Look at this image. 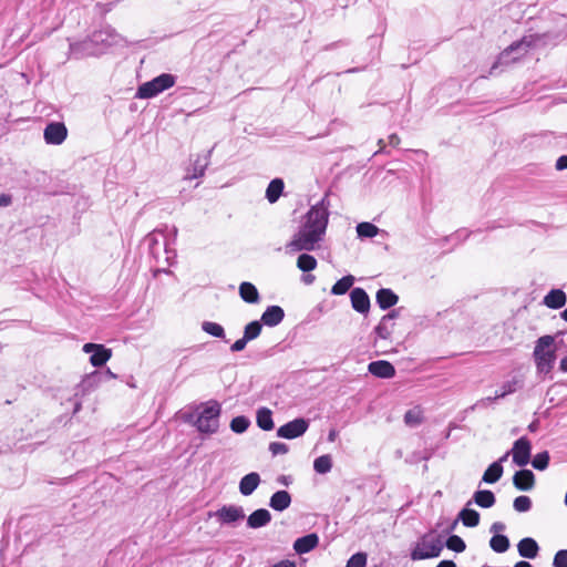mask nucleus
Masks as SVG:
<instances>
[{
    "label": "nucleus",
    "instance_id": "nucleus-58",
    "mask_svg": "<svg viewBox=\"0 0 567 567\" xmlns=\"http://www.w3.org/2000/svg\"><path fill=\"white\" fill-rule=\"evenodd\" d=\"M277 481L285 486H288L291 483V477L287 475H280Z\"/></svg>",
    "mask_w": 567,
    "mask_h": 567
},
{
    "label": "nucleus",
    "instance_id": "nucleus-21",
    "mask_svg": "<svg viewBox=\"0 0 567 567\" xmlns=\"http://www.w3.org/2000/svg\"><path fill=\"white\" fill-rule=\"evenodd\" d=\"M285 318V312L279 306H269L261 316V322L268 327L278 326Z\"/></svg>",
    "mask_w": 567,
    "mask_h": 567
},
{
    "label": "nucleus",
    "instance_id": "nucleus-40",
    "mask_svg": "<svg viewBox=\"0 0 567 567\" xmlns=\"http://www.w3.org/2000/svg\"><path fill=\"white\" fill-rule=\"evenodd\" d=\"M548 464H549V454L547 451L537 453L532 461L533 467L538 471L546 470L548 467Z\"/></svg>",
    "mask_w": 567,
    "mask_h": 567
},
{
    "label": "nucleus",
    "instance_id": "nucleus-57",
    "mask_svg": "<svg viewBox=\"0 0 567 567\" xmlns=\"http://www.w3.org/2000/svg\"><path fill=\"white\" fill-rule=\"evenodd\" d=\"M11 204V196L1 194L0 195V206H8Z\"/></svg>",
    "mask_w": 567,
    "mask_h": 567
},
{
    "label": "nucleus",
    "instance_id": "nucleus-6",
    "mask_svg": "<svg viewBox=\"0 0 567 567\" xmlns=\"http://www.w3.org/2000/svg\"><path fill=\"white\" fill-rule=\"evenodd\" d=\"M219 415L220 404L217 401H209L198 414L195 426L202 433L213 434L219 427Z\"/></svg>",
    "mask_w": 567,
    "mask_h": 567
},
{
    "label": "nucleus",
    "instance_id": "nucleus-1",
    "mask_svg": "<svg viewBox=\"0 0 567 567\" xmlns=\"http://www.w3.org/2000/svg\"><path fill=\"white\" fill-rule=\"evenodd\" d=\"M330 202L326 194L316 205H312L303 216L299 230L289 244L291 250L310 251L322 240L329 221Z\"/></svg>",
    "mask_w": 567,
    "mask_h": 567
},
{
    "label": "nucleus",
    "instance_id": "nucleus-34",
    "mask_svg": "<svg viewBox=\"0 0 567 567\" xmlns=\"http://www.w3.org/2000/svg\"><path fill=\"white\" fill-rule=\"evenodd\" d=\"M393 323H391L390 316H383L379 324L375 327V333L382 339H389L393 331Z\"/></svg>",
    "mask_w": 567,
    "mask_h": 567
},
{
    "label": "nucleus",
    "instance_id": "nucleus-16",
    "mask_svg": "<svg viewBox=\"0 0 567 567\" xmlns=\"http://www.w3.org/2000/svg\"><path fill=\"white\" fill-rule=\"evenodd\" d=\"M513 484L519 491H530L535 485V475L530 470H520L514 474Z\"/></svg>",
    "mask_w": 567,
    "mask_h": 567
},
{
    "label": "nucleus",
    "instance_id": "nucleus-35",
    "mask_svg": "<svg viewBox=\"0 0 567 567\" xmlns=\"http://www.w3.org/2000/svg\"><path fill=\"white\" fill-rule=\"evenodd\" d=\"M239 293L246 302L256 303L259 300L256 286H239Z\"/></svg>",
    "mask_w": 567,
    "mask_h": 567
},
{
    "label": "nucleus",
    "instance_id": "nucleus-47",
    "mask_svg": "<svg viewBox=\"0 0 567 567\" xmlns=\"http://www.w3.org/2000/svg\"><path fill=\"white\" fill-rule=\"evenodd\" d=\"M553 566L567 567V549H560L555 554Z\"/></svg>",
    "mask_w": 567,
    "mask_h": 567
},
{
    "label": "nucleus",
    "instance_id": "nucleus-26",
    "mask_svg": "<svg viewBox=\"0 0 567 567\" xmlns=\"http://www.w3.org/2000/svg\"><path fill=\"white\" fill-rule=\"evenodd\" d=\"M285 183L281 178H274L267 186L266 198L270 204L276 203L281 196Z\"/></svg>",
    "mask_w": 567,
    "mask_h": 567
},
{
    "label": "nucleus",
    "instance_id": "nucleus-60",
    "mask_svg": "<svg viewBox=\"0 0 567 567\" xmlns=\"http://www.w3.org/2000/svg\"><path fill=\"white\" fill-rule=\"evenodd\" d=\"M337 431L336 430H331L328 434V441L329 442H334L336 441V437H337Z\"/></svg>",
    "mask_w": 567,
    "mask_h": 567
},
{
    "label": "nucleus",
    "instance_id": "nucleus-48",
    "mask_svg": "<svg viewBox=\"0 0 567 567\" xmlns=\"http://www.w3.org/2000/svg\"><path fill=\"white\" fill-rule=\"evenodd\" d=\"M247 342H248V341L243 337V338H240V339L236 340V341L231 344L230 350H231L233 352H239V351H241V350H244V349H245V347H246Z\"/></svg>",
    "mask_w": 567,
    "mask_h": 567
},
{
    "label": "nucleus",
    "instance_id": "nucleus-62",
    "mask_svg": "<svg viewBox=\"0 0 567 567\" xmlns=\"http://www.w3.org/2000/svg\"><path fill=\"white\" fill-rule=\"evenodd\" d=\"M537 429H538V421H534V422H532V423L528 425V430H529L530 432H535V431H537Z\"/></svg>",
    "mask_w": 567,
    "mask_h": 567
},
{
    "label": "nucleus",
    "instance_id": "nucleus-13",
    "mask_svg": "<svg viewBox=\"0 0 567 567\" xmlns=\"http://www.w3.org/2000/svg\"><path fill=\"white\" fill-rule=\"evenodd\" d=\"M68 136V128L62 122H50L43 132V137L49 145H60Z\"/></svg>",
    "mask_w": 567,
    "mask_h": 567
},
{
    "label": "nucleus",
    "instance_id": "nucleus-32",
    "mask_svg": "<svg viewBox=\"0 0 567 567\" xmlns=\"http://www.w3.org/2000/svg\"><path fill=\"white\" fill-rule=\"evenodd\" d=\"M458 518L466 527H476L480 524V514L474 509L463 508Z\"/></svg>",
    "mask_w": 567,
    "mask_h": 567
},
{
    "label": "nucleus",
    "instance_id": "nucleus-27",
    "mask_svg": "<svg viewBox=\"0 0 567 567\" xmlns=\"http://www.w3.org/2000/svg\"><path fill=\"white\" fill-rule=\"evenodd\" d=\"M257 425L264 431H271L275 426L272 421V412L268 408H260L256 413Z\"/></svg>",
    "mask_w": 567,
    "mask_h": 567
},
{
    "label": "nucleus",
    "instance_id": "nucleus-64",
    "mask_svg": "<svg viewBox=\"0 0 567 567\" xmlns=\"http://www.w3.org/2000/svg\"><path fill=\"white\" fill-rule=\"evenodd\" d=\"M560 316L567 322V308L560 313Z\"/></svg>",
    "mask_w": 567,
    "mask_h": 567
},
{
    "label": "nucleus",
    "instance_id": "nucleus-41",
    "mask_svg": "<svg viewBox=\"0 0 567 567\" xmlns=\"http://www.w3.org/2000/svg\"><path fill=\"white\" fill-rule=\"evenodd\" d=\"M520 386L522 380L515 377L512 380L506 381L502 384L499 396H506L511 393H514Z\"/></svg>",
    "mask_w": 567,
    "mask_h": 567
},
{
    "label": "nucleus",
    "instance_id": "nucleus-63",
    "mask_svg": "<svg viewBox=\"0 0 567 567\" xmlns=\"http://www.w3.org/2000/svg\"><path fill=\"white\" fill-rule=\"evenodd\" d=\"M514 567H532V565L528 561L520 560L516 563Z\"/></svg>",
    "mask_w": 567,
    "mask_h": 567
},
{
    "label": "nucleus",
    "instance_id": "nucleus-20",
    "mask_svg": "<svg viewBox=\"0 0 567 567\" xmlns=\"http://www.w3.org/2000/svg\"><path fill=\"white\" fill-rule=\"evenodd\" d=\"M319 537L317 534L311 533L306 536L299 537L293 543V549L298 554H306L311 551L318 546Z\"/></svg>",
    "mask_w": 567,
    "mask_h": 567
},
{
    "label": "nucleus",
    "instance_id": "nucleus-8",
    "mask_svg": "<svg viewBox=\"0 0 567 567\" xmlns=\"http://www.w3.org/2000/svg\"><path fill=\"white\" fill-rule=\"evenodd\" d=\"M443 546L441 536L425 535L422 537L419 545L412 550L411 559L422 560L439 557Z\"/></svg>",
    "mask_w": 567,
    "mask_h": 567
},
{
    "label": "nucleus",
    "instance_id": "nucleus-55",
    "mask_svg": "<svg viewBox=\"0 0 567 567\" xmlns=\"http://www.w3.org/2000/svg\"><path fill=\"white\" fill-rule=\"evenodd\" d=\"M378 145L380 146V148L373 154V156L388 153L385 150L384 141L382 138L378 141Z\"/></svg>",
    "mask_w": 567,
    "mask_h": 567
},
{
    "label": "nucleus",
    "instance_id": "nucleus-24",
    "mask_svg": "<svg viewBox=\"0 0 567 567\" xmlns=\"http://www.w3.org/2000/svg\"><path fill=\"white\" fill-rule=\"evenodd\" d=\"M291 504V496L287 491H277L269 499V506L278 512L287 509Z\"/></svg>",
    "mask_w": 567,
    "mask_h": 567
},
{
    "label": "nucleus",
    "instance_id": "nucleus-4",
    "mask_svg": "<svg viewBox=\"0 0 567 567\" xmlns=\"http://www.w3.org/2000/svg\"><path fill=\"white\" fill-rule=\"evenodd\" d=\"M555 339L546 334L540 337L535 344L533 357L539 373H549L556 360Z\"/></svg>",
    "mask_w": 567,
    "mask_h": 567
},
{
    "label": "nucleus",
    "instance_id": "nucleus-28",
    "mask_svg": "<svg viewBox=\"0 0 567 567\" xmlns=\"http://www.w3.org/2000/svg\"><path fill=\"white\" fill-rule=\"evenodd\" d=\"M473 499L475 504L482 508H491L496 502L494 493L488 489L476 491L473 495Z\"/></svg>",
    "mask_w": 567,
    "mask_h": 567
},
{
    "label": "nucleus",
    "instance_id": "nucleus-31",
    "mask_svg": "<svg viewBox=\"0 0 567 567\" xmlns=\"http://www.w3.org/2000/svg\"><path fill=\"white\" fill-rule=\"evenodd\" d=\"M509 546V539L505 535L496 534L489 539V547L497 554L507 551Z\"/></svg>",
    "mask_w": 567,
    "mask_h": 567
},
{
    "label": "nucleus",
    "instance_id": "nucleus-10",
    "mask_svg": "<svg viewBox=\"0 0 567 567\" xmlns=\"http://www.w3.org/2000/svg\"><path fill=\"white\" fill-rule=\"evenodd\" d=\"M309 427V421L302 417L295 419L277 430V435L282 439L293 440L303 435Z\"/></svg>",
    "mask_w": 567,
    "mask_h": 567
},
{
    "label": "nucleus",
    "instance_id": "nucleus-14",
    "mask_svg": "<svg viewBox=\"0 0 567 567\" xmlns=\"http://www.w3.org/2000/svg\"><path fill=\"white\" fill-rule=\"evenodd\" d=\"M509 452H506L497 462L492 463L483 474V482L487 484L496 483L503 475L502 463L507 460Z\"/></svg>",
    "mask_w": 567,
    "mask_h": 567
},
{
    "label": "nucleus",
    "instance_id": "nucleus-38",
    "mask_svg": "<svg viewBox=\"0 0 567 567\" xmlns=\"http://www.w3.org/2000/svg\"><path fill=\"white\" fill-rule=\"evenodd\" d=\"M261 329H262V326L259 321H251L245 327L243 337L247 341H251V340L256 339L257 337H259Z\"/></svg>",
    "mask_w": 567,
    "mask_h": 567
},
{
    "label": "nucleus",
    "instance_id": "nucleus-44",
    "mask_svg": "<svg viewBox=\"0 0 567 567\" xmlns=\"http://www.w3.org/2000/svg\"><path fill=\"white\" fill-rule=\"evenodd\" d=\"M513 507L518 513L528 512L532 508V499L525 495L518 496L514 499Z\"/></svg>",
    "mask_w": 567,
    "mask_h": 567
},
{
    "label": "nucleus",
    "instance_id": "nucleus-30",
    "mask_svg": "<svg viewBox=\"0 0 567 567\" xmlns=\"http://www.w3.org/2000/svg\"><path fill=\"white\" fill-rule=\"evenodd\" d=\"M355 230L358 237L361 239L373 238L382 231L379 227L369 221L359 223L355 227Z\"/></svg>",
    "mask_w": 567,
    "mask_h": 567
},
{
    "label": "nucleus",
    "instance_id": "nucleus-3",
    "mask_svg": "<svg viewBox=\"0 0 567 567\" xmlns=\"http://www.w3.org/2000/svg\"><path fill=\"white\" fill-rule=\"evenodd\" d=\"M116 33L110 27L94 31L87 39L70 44V53L75 59L99 55L104 49L116 43Z\"/></svg>",
    "mask_w": 567,
    "mask_h": 567
},
{
    "label": "nucleus",
    "instance_id": "nucleus-59",
    "mask_svg": "<svg viewBox=\"0 0 567 567\" xmlns=\"http://www.w3.org/2000/svg\"><path fill=\"white\" fill-rule=\"evenodd\" d=\"M436 567H456V564L453 560H442Z\"/></svg>",
    "mask_w": 567,
    "mask_h": 567
},
{
    "label": "nucleus",
    "instance_id": "nucleus-42",
    "mask_svg": "<svg viewBox=\"0 0 567 567\" xmlns=\"http://www.w3.org/2000/svg\"><path fill=\"white\" fill-rule=\"evenodd\" d=\"M445 545L449 549L456 553H463L466 548L464 540L457 535H451Z\"/></svg>",
    "mask_w": 567,
    "mask_h": 567
},
{
    "label": "nucleus",
    "instance_id": "nucleus-33",
    "mask_svg": "<svg viewBox=\"0 0 567 567\" xmlns=\"http://www.w3.org/2000/svg\"><path fill=\"white\" fill-rule=\"evenodd\" d=\"M332 468V457L329 454L317 457L313 462V470L318 474H327Z\"/></svg>",
    "mask_w": 567,
    "mask_h": 567
},
{
    "label": "nucleus",
    "instance_id": "nucleus-18",
    "mask_svg": "<svg viewBox=\"0 0 567 567\" xmlns=\"http://www.w3.org/2000/svg\"><path fill=\"white\" fill-rule=\"evenodd\" d=\"M368 370L371 374L383 379L392 378L395 374L394 367L389 361L384 360L371 362L368 365Z\"/></svg>",
    "mask_w": 567,
    "mask_h": 567
},
{
    "label": "nucleus",
    "instance_id": "nucleus-50",
    "mask_svg": "<svg viewBox=\"0 0 567 567\" xmlns=\"http://www.w3.org/2000/svg\"><path fill=\"white\" fill-rule=\"evenodd\" d=\"M352 286H332L331 293L336 296H342L348 292Z\"/></svg>",
    "mask_w": 567,
    "mask_h": 567
},
{
    "label": "nucleus",
    "instance_id": "nucleus-12",
    "mask_svg": "<svg viewBox=\"0 0 567 567\" xmlns=\"http://www.w3.org/2000/svg\"><path fill=\"white\" fill-rule=\"evenodd\" d=\"M83 351L85 353H91L90 363L96 368L104 365L112 357L111 349L97 343H85L83 346Z\"/></svg>",
    "mask_w": 567,
    "mask_h": 567
},
{
    "label": "nucleus",
    "instance_id": "nucleus-36",
    "mask_svg": "<svg viewBox=\"0 0 567 567\" xmlns=\"http://www.w3.org/2000/svg\"><path fill=\"white\" fill-rule=\"evenodd\" d=\"M422 420V411L419 408L411 409L404 414V423L411 427L421 424Z\"/></svg>",
    "mask_w": 567,
    "mask_h": 567
},
{
    "label": "nucleus",
    "instance_id": "nucleus-49",
    "mask_svg": "<svg viewBox=\"0 0 567 567\" xmlns=\"http://www.w3.org/2000/svg\"><path fill=\"white\" fill-rule=\"evenodd\" d=\"M161 275H165L167 277V280L168 281H172L174 279V275L172 271H168V270H165V269H162V268H157L154 270V278L159 280V276Z\"/></svg>",
    "mask_w": 567,
    "mask_h": 567
},
{
    "label": "nucleus",
    "instance_id": "nucleus-53",
    "mask_svg": "<svg viewBox=\"0 0 567 567\" xmlns=\"http://www.w3.org/2000/svg\"><path fill=\"white\" fill-rule=\"evenodd\" d=\"M355 278L352 275L343 276L336 280L334 284H354Z\"/></svg>",
    "mask_w": 567,
    "mask_h": 567
},
{
    "label": "nucleus",
    "instance_id": "nucleus-43",
    "mask_svg": "<svg viewBox=\"0 0 567 567\" xmlns=\"http://www.w3.org/2000/svg\"><path fill=\"white\" fill-rule=\"evenodd\" d=\"M202 328L206 333H208L213 337H216V338L224 337V328L219 323L212 322V321H205V322H203Z\"/></svg>",
    "mask_w": 567,
    "mask_h": 567
},
{
    "label": "nucleus",
    "instance_id": "nucleus-51",
    "mask_svg": "<svg viewBox=\"0 0 567 567\" xmlns=\"http://www.w3.org/2000/svg\"><path fill=\"white\" fill-rule=\"evenodd\" d=\"M555 167L557 171L567 169V155H561L557 158Z\"/></svg>",
    "mask_w": 567,
    "mask_h": 567
},
{
    "label": "nucleus",
    "instance_id": "nucleus-17",
    "mask_svg": "<svg viewBox=\"0 0 567 567\" xmlns=\"http://www.w3.org/2000/svg\"><path fill=\"white\" fill-rule=\"evenodd\" d=\"M350 298H351L352 308L355 311H358L360 313H365L369 311L370 299H369L368 293L363 289H361V288L353 289L350 293Z\"/></svg>",
    "mask_w": 567,
    "mask_h": 567
},
{
    "label": "nucleus",
    "instance_id": "nucleus-46",
    "mask_svg": "<svg viewBox=\"0 0 567 567\" xmlns=\"http://www.w3.org/2000/svg\"><path fill=\"white\" fill-rule=\"evenodd\" d=\"M269 451L274 456L284 455V454L288 453L289 447L287 444L281 443V442H271L269 444Z\"/></svg>",
    "mask_w": 567,
    "mask_h": 567
},
{
    "label": "nucleus",
    "instance_id": "nucleus-52",
    "mask_svg": "<svg viewBox=\"0 0 567 567\" xmlns=\"http://www.w3.org/2000/svg\"><path fill=\"white\" fill-rule=\"evenodd\" d=\"M506 528L505 524L502 522H495L491 526V532L496 534H499Z\"/></svg>",
    "mask_w": 567,
    "mask_h": 567
},
{
    "label": "nucleus",
    "instance_id": "nucleus-2",
    "mask_svg": "<svg viewBox=\"0 0 567 567\" xmlns=\"http://www.w3.org/2000/svg\"><path fill=\"white\" fill-rule=\"evenodd\" d=\"M566 35L567 21L563 29L524 35L520 40L513 42L508 48H506L501 53L499 60L505 61L512 53H516V55L512 58L513 61H516L525 53H527L529 49H540L547 45H556Z\"/></svg>",
    "mask_w": 567,
    "mask_h": 567
},
{
    "label": "nucleus",
    "instance_id": "nucleus-37",
    "mask_svg": "<svg viewBox=\"0 0 567 567\" xmlns=\"http://www.w3.org/2000/svg\"><path fill=\"white\" fill-rule=\"evenodd\" d=\"M316 265H317L316 258L309 254H301L298 257L297 266L303 272H308V271L312 270L316 267Z\"/></svg>",
    "mask_w": 567,
    "mask_h": 567
},
{
    "label": "nucleus",
    "instance_id": "nucleus-61",
    "mask_svg": "<svg viewBox=\"0 0 567 567\" xmlns=\"http://www.w3.org/2000/svg\"><path fill=\"white\" fill-rule=\"evenodd\" d=\"M560 370L563 372H567V355L565 358H563L560 361Z\"/></svg>",
    "mask_w": 567,
    "mask_h": 567
},
{
    "label": "nucleus",
    "instance_id": "nucleus-56",
    "mask_svg": "<svg viewBox=\"0 0 567 567\" xmlns=\"http://www.w3.org/2000/svg\"><path fill=\"white\" fill-rule=\"evenodd\" d=\"M271 567H296V564L290 560H281Z\"/></svg>",
    "mask_w": 567,
    "mask_h": 567
},
{
    "label": "nucleus",
    "instance_id": "nucleus-45",
    "mask_svg": "<svg viewBox=\"0 0 567 567\" xmlns=\"http://www.w3.org/2000/svg\"><path fill=\"white\" fill-rule=\"evenodd\" d=\"M365 566H367V554L357 553L349 558L346 567H365Z\"/></svg>",
    "mask_w": 567,
    "mask_h": 567
},
{
    "label": "nucleus",
    "instance_id": "nucleus-54",
    "mask_svg": "<svg viewBox=\"0 0 567 567\" xmlns=\"http://www.w3.org/2000/svg\"><path fill=\"white\" fill-rule=\"evenodd\" d=\"M401 138L398 134L393 133L389 136V144L393 147H398L400 145Z\"/></svg>",
    "mask_w": 567,
    "mask_h": 567
},
{
    "label": "nucleus",
    "instance_id": "nucleus-39",
    "mask_svg": "<svg viewBox=\"0 0 567 567\" xmlns=\"http://www.w3.org/2000/svg\"><path fill=\"white\" fill-rule=\"evenodd\" d=\"M249 425V419L244 415L236 416L230 421L231 431L238 434L246 432Z\"/></svg>",
    "mask_w": 567,
    "mask_h": 567
},
{
    "label": "nucleus",
    "instance_id": "nucleus-7",
    "mask_svg": "<svg viewBox=\"0 0 567 567\" xmlns=\"http://www.w3.org/2000/svg\"><path fill=\"white\" fill-rule=\"evenodd\" d=\"M175 76L169 73H162L151 81H147L138 86L135 94L138 99H152L171 89L175 84Z\"/></svg>",
    "mask_w": 567,
    "mask_h": 567
},
{
    "label": "nucleus",
    "instance_id": "nucleus-29",
    "mask_svg": "<svg viewBox=\"0 0 567 567\" xmlns=\"http://www.w3.org/2000/svg\"><path fill=\"white\" fill-rule=\"evenodd\" d=\"M398 296L391 289H380L377 293V302L381 309H389L398 302Z\"/></svg>",
    "mask_w": 567,
    "mask_h": 567
},
{
    "label": "nucleus",
    "instance_id": "nucleus-22",
    "mask_svg": "<svg viewBox=\"0 0 567 567\" xmlns=\"http://www.w3.org/2000/svg\"><path fill=\"white\" fill-rule=\"evenodd\" d=\"M517 550L519 556L534 559L538 555L539 546L534 538L525 537L517 544Z\"/></svg>",
    "mask_w": 567,
    "mask_h": 567
},
{
    "label": "nucleus",
    "instance_id": "nucleus-5",
    "mask_svg": "<svg viewBox=\"0 0 567 567\" xmlns=\"http://www.w3.org/2000/svg\"><path fill=\"white\" fill-rule=\"evenodd\" d=\"M143 245L147 247L148 254L156 260L163 255L165 261L171 265L176 257L174 249L169 248L167 236L163 230H153L144 237Z\"/></svg>",
    "mask_w": 567,
    "mask_h": 567
},
{
    "label": "nucleus",
    "instance_id": "nucleus-25",
    "mask_svg": "<svg viewBox=\"0 0 567 567\" xmlns=\"http://www.w3.org/2000/svg\"><path fill=\"white\" fill-rule=\"evenodd\" d=\"M566 303V295L560 289L550 290L544 298V305L551 309H559Z\"/></svg>",
    "mask_w": 567,
    "mask_h": 567
},
{
    "label": "nucleus",
    "instance_id": "nucleus-15",
    "mask_svg": "<svg viewBox=\"0 0 567 567\" xmlns=\"http://www.w3.org/2000/svg\"><path fill=\"white\" fill-rule=\"evenodd\" d=\"M212 152L213 150H209L206 154L197 156V158L192 164V168L188 169V175L186 178L194 179L204 176L205 171L210 162Z\"/></svg>",
    "mask_w": 567,
    "mask_h": 567
},
{
    "label": "nucleus",
    "instance_id": "nucleus-19",
    "mask_svg": "<svg viewBox=\"0 0 567 567\" xmlns=\"http://www.w3.org/2000/svg\"><path fill=\"white\" fill-rule=\"evenodd\" d=\"M271 520V514L266 508H259L252 512L247 518V526L249 528H261L268 525Z\"/></svg>",
    "mask_w": 567,
    "mask_h": 567
},
{
    "label": "nucleus",
    "instance_id": "nucleus-9",
    "mask_svg": "<svg viewBox=\"0 0 567 567\" xmlns=\"http://www.w3.org/2000/svg\"><path fill=\"white\" fill-rule=\"evenodd\" d=\"M209 517H215L220 525H233L245 518L241 506L224 505L216 512H209Z\"/></svg>",
    "mask_w": 567,
    "mask_h": 567
},
{
    "label": "nucleus",
    "instance_id": "nucleus-23",
    "mask_svg": "<svg viewBox=\"0 0 567 567\" xmlns=\"http://www.w3.org/2000/svg\"><path fill=\"white\" fill-rule=\"evenodd\" d=\"M259 484H260L259 474L256 472H251V473L245 475L244 477H241V480L239 482V492L244 496H249L256 491V488L258 487Z\"/></svg>",
    "mask_w": 567,
    "mask_h": 567
},
{
    "label": "nucleus",
    "instance_id": "nucleus-11",
    "mask_svg": "<svg viewBox=\"0 0 567 567\" xmlns=\"http://www.w3.org/2000/svg\"><path fill=\"white\" fill-rule=\"evenodd\" d=\"M532 444L526 436H522L513 444L509 453L513 455V462L517 466H525L530 461Z\"/></svg>",
    "mask_w": 567,
    "mask_h": 567
}]
</instances>
